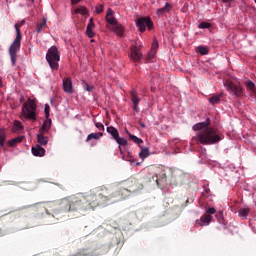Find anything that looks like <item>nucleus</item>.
Returning a JSON list of instances; mask_svg holds the SVG:
<instances>
[{
	"mask_svg": "<svg viewBox=\"0 0 256 256\" xmlns=\"http://www.w3.org/2000/svg\"><path fill=\"white\" fill-rule=\"evenodd\" d=\"M141 128H146V124H144V122H139Z\"/></svg>",
	"mask_w": 256,
	"mask_h": 256,
	"instance_id": "nucleus-48",
	"label": "nucleus"
},
{
	"mask_svg": "<svg viewBox=\"0 0 256 256\" xmlns=\"http://www.w3.org/2000/svg\"><path fill=\"white\" fill-rule=\"evenodd\" d=\"M153 180H155L157 186H161L163 183L167 182V175L162 174L161 178H158V176H153Z\"/></svg>",
	"mask_w": 256,
	"mask_h": 256,
	"instance_id": "nucleus-24",
	"label": "nucleus"
},
{
	"mask_svg": "<svg viewBox=\"0 0 256 256\" xmlns=\"http://www.w3.org/2000/svg\"><path fill=\"white\" fill-rule=\"evenodd\" d=\"M17 143H18V138H14L13 140H11V141L9 142V145H10V146H16Z\"/></svg>",
	"mask_w": 256,
	"mask_h": 256,
	"instance_id": "nucleus-43",
	"label": "nucleus"
},
{
	"mask_svg": "<svg viewBox=\"0 0 256 256\" xmlns=\"http://www.w3.org/2000/svg\"><path fill=\"white\" fill-rule=\"evenodd\" d=\"M172 10L171 4L169 2H166L165 6L163 8H159L157 10L158 16H163V14H166V12H170Z\"/></svg>",
	"mask_w": 256,
	"mask_h": 256,
	"instance_id": "nucleus-18",
	"label": "nucleus"
},
{
	"mask_svg": "<svg viewBox=\"0 0 256 256\" xmlns=\"http://www.w3.org/2000/svg\"><path fill=\"white\" fill-rule=\"evenodd\" d=\"M130 96L132 98V103L134 104V106L139 104L140 98L139 96H137V93L135 92V90H132V92H130Z\"/></svg>",
	"mask_w": 256,
	"mask_h": 256,
	"instance_id": "nucleus-29",
	"label": "nucleus"
},
{
	"mask_svg": "<svg viewBox=\"0 0 256 256\" xmlns=\"http://www.w3.org/2000/svg\"><path fill=\"white\" fill-rule=\"evenodd\" d=\"M212 216H210L209 212L203 214V216H201L200 220L196 221V224H198L199 226H208L210 224V222H212Z\"/></svg>",
	"mask_w": 256,
	"mask_h": 256,
	"instance_id": "nucleus-10",
	"label": "nucleus"
},
{
	"mask_svg": "<svg viewBox=\"0 0 256 256\" xmlns=\"http://www.w3.org/2000/svg\"><path fill=\"white\" fill-rule=\"evenodd\" d=\"M251 210L250 208H240L238 210V215L240 218H242V220H245L247 219V216H249Z\"/></svg>",
	"mask_w": 256,
	"mask_h": 256,
	"instance_id": "nucleus-20",
	"label": "nucleus"
},
{
	"mask_svg": "<svg viewBox=\"0 0 256 256\" xmlns=\"http://www.w3.org/2000/svg\"><path fill=\"white\" fill-rule=\"evenodd\" d=\"M193 130L197 132L196 136L191 139V146L195 144H203L204 146H210L212 144H217L222 140L218 130L211 127V120L207 118L205 122H198L194 124Z\"/></svg>",
	"mask_w": 256,
	"mask_h": 256,
	"instance_id": "nucleus-2",
	"label": "nucleus"
},
{
	"mask_svg": "<svg viewBox=\"0 0 256 256\" xmlns=\"http://www.w3.org/2000/svg\"><path fill=\"white\" fill-rule=\"evenodd\" d=\"M47 26V20L46 18H43L42 22L40 24H37V33L40 34L42 32L43 28Z\"/></svg>",
	"mask_w": 256,
	"mask_h": 256,
	"instance_id": "nucleus-31",
	"label": "nucleus"
},
{
	"mask_svg": "<svg viewBox=\"0 0 256 256\" xmlns=\"http://www.w3.org/2000/svg\"><path fill=\"white\" fill-rule=\"evenodd\" d=\"M126 185L127 188H120V190L115 192L106 186H98L91 194L86 196L83 194V212L90 210V208H96L100 204H116L127 198L129 192H139V190L144 188L142 182H139L137 178L128 180Z\"/></svg>",
	"mask_w": 256,
	"mask_h": 256,
	"instance_id": "nucleus-1",
	"label": "nucleus"
},
{
	"mask_svg": "<svg viewBox=\"0 0 256 256\" xmlns=\"http://www.w3.org/2000/svg\"><path fill=\"white\" fill-rule=\"evenodd\" d=\"M24 24H25V20H22L18 24H15L16 33H18V30H20V28H22V26H24Z\"/></svg>",
	"mask_w": 256,
	"mask_h": 256,
	"instance_id": "nucleus-38",
	"label": "nucleus"
},
{
	"mask_svg": "<svg viewBox=\"0 0 256 256\" xmlns=\"http://www.w3.org/2000/svg\"><path fill=\"white\" fill-rule=\"evenodd\" d=\"M21 39H22V34H21V30H18L17 27V33H16V38L13 41V44H11V49L14 52L16 58H17V52L20 50L21 48Z\"/></svg>",
	"mask_w": 256,
	"mask_h": 256,
	"instance_id": "nucleus-7",
	"label": "nucleus"
},
{
	"mask_svg": "<svg viewBox=\"0 0 256 256\" xmlns=\"http://www.w3.org/2000/svg\"><path fill=\"white\" fill-rule=\"evenodd\" d=\"M196 52H198L202 56H206L207 54H209V48H207L206 46H198V48H196Z\"/></svg>",
	"mask_w": 256,
	"mask_h": 256,
	"instance_id": "nucleus-25",
	"label": "nucleus"
},
{
	"mask_svg": "<svg viewBox=\"0 0 256 256\" xmlns=\"http://www.w3.org/2000/svg\"><path fill=\"white\" fill-rule=\"evenodd\" d=\"M5 142H6V136L4 132H0V146H4Z\"/></svg>",
	"mask_w": 256,
	"mask_h": 256,
	"instance_id": "nucleus-37",
	"label": "nucleus"
},
{
	"mask_svg": "<svg viewBox=\"0 0 256 256\" xmlns=\"http://www.w3.org/2000/svg\"><path fill=\"white\" fill-rule=\"evenodd\" d=\"M246 87H247V90H249L252 94H255L256 86H255L254 82L249 80L248 82H246Z\"/></svg>",
	"mask_w": 256,
	"mask_h": 256,
	"instance_id": "nucleus-30",
	"label": "nucleus"
},
{
	"mask_svg": "<svg viewBox=\"0 0 256 256\" xmlns=\"http://www.w3.org/2000/svg\"><path fill=\"white\" fill-rule=\"evenodd\" d=\"M198 28H200V29L211 28V24H209V22H201V24H199Z\"/></svg>",
	"mask_w": 256,
	"mask_h": 256,
	"instance_id": "nucleus-36",
	"label": "nucleus"
},
{
	"mask_svg": "<svg viewBox=\"0 0 256 256\" xmlns=\"http://www.w3.org/2000/svg\"><path fill=\"white\" fill-rule=\"evenodd\" d=\"M222 2H223L224 4H226V3L231 4V2H235V0H222Z\"/></svg>",
	"mask_w": 256,
	"mask_h": 256,
	"instance_id": "nucleus-46",
	"label": "nucleus"
},
{
	"mask_svg": "<svg viewBox=\"0 0 256 256\" xmlns=\"http://www.w3.org/2000/svg\"><path fill=\"white\" fill-rule=\"evenodd\" d=\"M32 154L34 156L42 157V156H45L46 150L45 148H42L41 144L38 143L36 146L32 147Z\"/></svg>",
	"mask_w": 256,
	"mask_h": 256,
	"instance_id": "nucleus-13",
	"label": "nucleus"
},
{
	"mask_svg": "<svg viewBox=\"0 0 256 256\" xmlns=\"http://www.w3.org/2000/svg\"><path fill=\"white\" fill-rule=\"evenodd\" d=\"M72 4H79V2H81V0H71Z\"/></svg>",
	"mask_w": 256,
	"mask_h": 256,
	"instance_id": "nucleus-47",
	"label": "nucleus"
},
{
	"mask_svg": "<svg viewBox=\"0 0 256 256\" xmlns=\"http://www.w3.org/2000/svg\"><path fill=\"white\" fill-rule=\"evenodd\" d=\"M93 28H95L94 20L93 18H90V22L88 23L86 28V34L88 38H94L95 32H93Z\"/></svg>",
	"mask_w": 256,
	"mask_h": 256,
	"instance_id": "nucleus-15",
	"label": "nucleus"
},
{
	"mask_svg": "<svg viewBox=\"0 0 256 256\" xmlns=\"http://www.w3.org/2000/svg\"><path fill=\"white\" fill-rule=\"evenodd\" d=\"M9 55H10V58H11L12 66H16L17 56H16L15 52L13 51V49L11 47L9 48Z\"/></svg>",
	"mask_w": 256,
	"mask_h": 256,
	"instance_id": "nucleus-28",
	"label": "nucleus"
},
{
	"mask_svg": "<svg viewBox=\"0 0 256 256\" xmlns=\"http://www.w3.org/2000/svg\"><path fill=\"white\" fill-rule=\"evenodd\" d=\"M206 212H208L209 216H212V214H216L217 210L216 208H207Z\"/></svg>",
	"mask_w": 256,
	"mask_h": 256,
	"instance_id": "nucleus-42",
	"label": "nucleus"
},
{
	"mask_svg": "<svg viewBox=\"0 0 256 256\" xmlns=\"http://www.w3.org/2000/svg\"><path fill=\"white\" fill-rule=\"evenodd\" d=\"M20 210L26 211V212H35L37 210V205L31 204L29 206H22V208H20Z\"/></svg>",
	"mask_w": 256,
	"mask_h": 256,
	"instance_id": "nucleus-26",
	"label": "nucleus"
},
{
	"mask_svg": "<svg viewBox=\"0 0 256 256\" xmlns=\"http://www.w3.org/2000/svg\"><path fill=\"white\" fill-rule=\"evenodd\" d=\"M136 26L140 32H146V28H148V30H152L154 24L151 18L145 17V18H138V20H136Z\"/></svg>",
	"mask_w": 256,
	"mask_h": 256,
	"instance_id": "nucleus-6",
	"label": "nucleus"
},
{
	"mask_svg": "<svg viewBox=\"0 0 256 256\" xmlns=\"http://www.w3.org/2000/svg\"><path fill=\"white\" fill-rule=\"evenodd\" d=\"M159 48V42L158 40H153V44L151 46V50L150 52H148L147 56H146V60H148L149 62H151L153 60V58H155L156 54H157V50Z\"/></svg>",
	"mask_w": 256,
	"mask_h": 256,
	"instance_id": "nucleus-9",
	"label": "nucleus"
},
{
	"mask_svg": "<svg viewBox=\"0 0 256 256\" xmlns=\"http://www.w3.org/2000/svg\"><path fill=\"white\" fill-rule=\"evenodd\" d=\"M150 156L149 148H142L141 152H139V157L142 160H145V158H148Z\"/></svg>",
	"mask_w": 256,
	"mask_h": 256,
	"instance_id": "nucleus-27",
	"label": "nucleus"
},
{
	"mask_svg": "<svg viewBox=\"0 0 256 256\" xmlns=\"http://www.w3.org/2000/svg\"><path fill=\"white\" fill-rule=\"evenodd\" d=\"M96 128H98V130H100V132L105 130V126L101 122H96Z\"/></svg>",
	"mask_w": 256,
	"mask_h": 256,
	"instance_id": "nucleus-40",
	"label": "nucleus"
},
{
	"mask_svg": "<svg viewBox=\"0 0 256 256\" xmlns=\"http://www.w3.org/2000/svg\"><path fill=\"white\" fill-rule=\"evenodd\" d=\"M104 10V6L100 4L99 6H96V14H102Z\"/></svg>",
	"mask_w": 256,
	"mask_h": 256,
	"instance_id": "nucleus-41",
	"label": "nucleus"
},
{
	"mask_svg": "<svg viewBox=\"0 0 256 256\" xmlns=\"http://www.w3.org/2000/svg\"><path fill=\"white\" fill-rule=\"evenodd\" d=\"M106 22H108V24L113 26V30H114L115 24H117V20L114 16V12H113V10H111V8H108V11L106 14Z\"/></svg>",
	"mask_w": 256,
	"mask_h": 256,
	"instance_id": "nucleus-11",
	"label": "nucleus"
},
{
	"mask_svg": "<svg viewBox=\"0 0 256 256\" xmlns=\"http://www.w3.org/2000/svg\"><path fill=\"white\" fill-rule=\"evenodd\" d=\"M106 130L108 134H110L112 138L116 140V142H118L119 131L117 130V128H115L114 126H108Z\"/></svg>",
	"mask_w": 256,
	"mask_h": 256,
	"instance_id": "nucleus-16",
	"label": "nucleus"
},
{
	"mask_svg": "<svg viewBox=\"0 0 256 256\" xmlns=\"http://www.w3.org/2000/svg\"><path fill=\"white\" fill-rule=\"evenodd\" d=\"M37 140L39 144L42 146H46L49 142L48 136H45V132L42 131V126L39 130V134H37Z\"/></svg>",
	"mask_w": 256,
	"mask_h": 256,
	"instance_id": "nucleus-12",
	"label": "nucleus"
},
{
	"mask_svg": "<svg viewBox=\"0 0 256 256\" xmlns=\"http://www.w3.org/2000/svg\"><path fill=\"white\" fill-rule=\"evenodd\" d=\"M103 136V132H92L91 134H88L86 138V142H90V140H100V138Z\"/></svg>",
	"mask_w": 256,
	"mask_h": 256,
	"instance_id": "nucleus-17",
	"label": "nucleus"
},
{
	"mask_svg": "<svg viewBox=\"0 0 256 256\" xmlns=\"http://www.w3.org/2000/svg\"><path fill=\"white\" fill-rule=\"evenodd\" d=\"M63 88H64V92H67L68 94H72L73 84H72L71 78H66V80H63Z\"/></svg>",
	"mask_w": 256,
	"mask_h": 256,
	"instance_id": "nucleus-14",
	"label": "nucleus"
},
{
	"mask_svg": "<svg viewBox=\"0 0 256 256\" xmlns=\"http://www.w3.org/2000/svg\"><path fill=\"white\" fill-rule=\"evenodd\" d=\"M223 93L221 94H217V95H214V96H211V98H208V101L210 102V104H219L221 98L223 97Z\"/></svg>",
	"mask_w": 256,
	"mask_h": 256,
	"instance_id": "nucleus-21",
	"label": "nucleus"
},
{
	"mask_svg": "<svg viewBox=\"0 0 256 256\" xmlns=\"http://www.w3.org/2000/svg\"><path fill=\"white\" fill-rule=\"evenodd\" d=\"M130 139L135 143V144H143V140L141 138H138L137 136H135L134 134H129Z\"/></svg>",
	"mask_w": 256,
	"mask_h": 256,
	"instance_id": "nucleus-32",
	"label": "nucleus"
},
{
	"mask_svg": "<svg viewBox=\"0 0 256 256\" xmlns=\"http://www.w3.org/2000/svg\"><path fill=\"white\" fill-rule=\"evenodd\" d=\"M255 2H256V0H255Z\"/></svg>",
	"mask_w": 256,
	"mask_h": 256,
	"instance_id": "nucleus-51",
	"label": "nucleus"
},
{
	"mask_svg": "<svg viewBox=\"0 0 256 256\" xmlns=\"http://www.w3.org/2000/svg\"><path fill=\"white\" fill-rule=\"evenodd\" d=\"M83 88L86 90V92H92L94 89V86H89L87 82H83Z\"/></svg>",
	"mask_w": 256,
	"mask_h": 256,
	"instance_id": "nucleus-35",
	"label": "nucleus"
},
{
	"mask_svg": "<svg viewBox=\"0 0 256 256\" xmlns=\"http://www.w3.org/2000/svg\"><path fill=\"white\" fill-rule=\"evenodd\" d=\"M37 106L35 100L28 99V102L23 104L22 113L28 120H37Z\"/></svg>",
	"mask_w": 256,
	"mask_h": 256,
	"instance_id": "nucleus-4",
	"label": "nucleus"
},
{
	"mask_svg": "<svg viewBox=\"0 0 256 256\" xmlns=\"http://www.w3.org/2000/svg\"><path fill=\"white\" fill-rule=\"evenodd\" d=\"M133 108H134V111L135 112H139L140 110H139V104H136L135 106H133Z\"/></svg>",
	"mask_w": 256,
	"mask_h": 256,
	"instance_id": "nucleus-45",
	"label": "nucleus"
},
{
	"mask_svg": "<svg viewBox=\"0 0 256 256\" xmlns=\"http://www.w3.org/2000/svg\"><path fill=\"white\" fill-rule=\"evenodd\" d=\"M76 14L85 15V14H88V10H87V8H85L84 6H82L81 8H78V9L76 10Z\"/></svg>",
	"mask_w": 256,
	"mask_h": 256,
	"instance_id": "nucleus-34",
	"label": "nucleus"
},
{
	"mask_svg": "<svg viewBox=\"0 0 256 256\" xmlns=\"http://www.w3.org/2000/svg\"><path fill=\"white\" fill-rule=\"evenodd\" d=\"M117 143L119 144L120 153L123 154L122 146H127L128 141L125 138H121L119 132H118Z\"/></svg>",
	"mask_w": 256,
	"mask_h": 256,
	"instance_id": "nucleus-23",
	"label": "nucleus"
},
{
	"mask_svg": "<svg viewBox=\"0 0 256 256\" xmlns=\"http://www.w3.org/2000/svg\"><path fill=\"white\" fill-rule=\"evenodd\" d=\"M32 2H35V0H31Z\"/></svg>",
	"mask_w": 256,
	"mask_h": 256,
	"instance_id": "nucleus-50",
	"label": "nucleus"
},
{
	"mask_svg": "<svg viewBox=\"0 0 256 256\" xmlns=\"http://www.w3.org/2000/svg\"><path fill=\"white\" fill-rule=\"evenodd\" d=\"M114 32L118 35V36H123L124 35V26H122L121 24H118V22L116 21L115 27H114Z\"/></svg>",
	"mask_w": 256,
	"mask_h": 256,
	"instance_id": "nucleus-22",
	"label": "nucleus"
},
{
	"mask_svg": "<svg viewBox=\"0 0 256 256\" xmlns=\"http://www.w3.org/2000/svg\"><path fill=\"white\" fill-rule=\"evenodd\" d=\"M22 130V124L19 121L14 122L13 132H20Z\"/></svg>",
	"mask_w": 256,
	"mask_h": 256,
	"instance_id": "nucleus-33",
	"label": "nucleus"
},
{
	"mask_svg": "<svg viewBox=\"0 0 256 256\" xmlns=\"http://www.w3.org/2000/svg\"><path fill=\"white\" fill-rule=\"evenodd\" d=\"M46 60L51 70H59V62L61 60L60 52L57 46H51L46 54Z\"/></svg>",
	"mask_w": 256,
	"mask_h": 256,
	"instance_id": "nucleus-3",
	"label": "nucleus"
},
{
	"mask_svg": "<svg viewBox=\"0 0 256 256\" xmlns=\"http://www.w3.org/2000/svg\"><path fill=\"white\" fill-rule=\"evenodd\" d=\"M224 86L226 90L234 94L236 98H241V96H243V88H241L240 85H237L234 82H231L230 80H226V82L224 83Z\"/></svg>",
	"mask_w": 256,
	"mask_h": 256,
	"instance_id": "nucleus-5",
	"label": "nucleus"
},
{
	"mask_svg": "<svg viewBox=\"0 0 256 256\" xmlns=\"http://www.w3.org/2000/svg\"><path fill=\"white\" fill-rule=\"evenodd\" d=\"M2 86V80H1V78H0V87Z\"/></svg>",
	"mask_w": 256,
	"mask_h": 256,
	"instance_id": "nucleus-49",
	"label": "nucleus"
},
{
	"mask_svg": "<svg viewBox=\"0 0 256 256\" xmlns=\"http://www.w3.org/2000/svg\"><path fill=\"white\" fill-rule=\"evenodd\" d=\"M131 58L134 62H140L143 58L141 48H139L137 42H136V46H132L131 48Z\"/></svg>",
	"mask_w": 256,
	"mask_h": 256,
	"instance_id": "nucleus-8",
	"label": "nucleus"
},
{
	"mask_svg": "<svg viewBox=\"0 0 256 256\" xmlns=\"http://www.w3.org/2000/svg\"><path fill=\"white\" fill-rule=\"evenodd\" d=\"M51 126H52V120L49 118H46V120L43 122V125H42V132H44V134H48Z\"/></svg>",
	"mask_w": 256,
	"mask_h": 256,
	"instance_id": "nucleus-19",
	"label": "nucleus"
},
{
	"mask_svg": "<svg viewBox=\"0 0 256 256\" xmlns=\"http://www.w3.org/2000/svg\"><path fill=\"white\" fill-rule=\"evenodd\" d=\"M24 140V136L17 137V143L22 142Z\"/></svg>",
	"mask_w": 256,
	"mask_h": 256,
	"instance_id": "nucleus-44",
	"label": "nucleus"
},
{
	"mask_svg": "<svg viewBox=\"0 0 256 256\" xmlns=\"http://www.w3.org/2000/svg\"><path fill=\"white\" fill-rule=\"evenodd\" d=\"M45 115H46V118L50 119V106H49V104H46V106H45Z\"/></svg>",
	"mask_w": 256,
	"mask_h": 256,
	"instance_id": "nucleus-39",
	"label": "nucleus"
}]
</instances>
